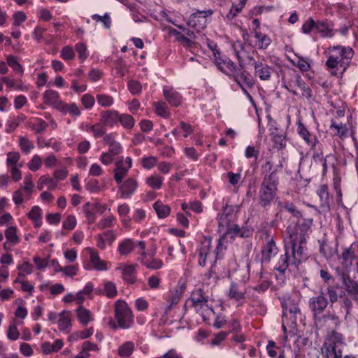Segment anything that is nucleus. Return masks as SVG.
Listing matches in <instances>:
<instances>
[{
    "mask_svg": "<svg viewBox=\"0 0 358 358\" xmlns=\"http://www.w3.org/2000/svg\"><path fill=\"white\" fill-rule=\"evenodd\" d=\"M311 222L289 224L286 229L284 240L285 252L281 255L275 268L284 273L288 268H297L299 264L308 258L307 238Z\"/></svg>",
    "mask_w": 358,
    "mask_h": 358,
    "instance_id": "obj_1",
    "label": "nucleus"
},
{
    "mask_svg": "<svg viewBox=\"0 0 358 358\" xmlns=\"http://www.w3.org/2000/svg\"><path fill=\"white\" fill-rule=\"evenodd\" d=\"M325 65L331 75L341 77L349 67L354 50L349 46L334 45L328 48Z\"/></svg>",
    "mask_w": 358,
    "mask_h": 358,
    "instance_id": "obj_2",
    "label": "nucleus"
},
{
    "mask_svg": "<svg viewBox=\"0 0 358 358\" xmlns=\"http://www.w3.org/2000/svg\"><path fill=\"white\" fill-rule=\"evenodd\" d=\"M239 210L237 205H228L227 203L222 208L221 213L217 215L219 231H224L225 236H231V238L236 236H243L240 234L238 225L234 224L236 218V214Z\"/></svg>",
    "mask_w": 358,
    "mask_h": 358,
    "instance_id": "obj_3",
    "label": "nucleus"
},
{
    "mask_svg": "<svg viewBox=\"0 0 358 358\" xmlns=\"http://www.w3.org/2000/svg\"><path fill=\"white\" fill-rule=\"evenodd\" d=\"M346 347L345 336L338 331H331L324 338L322 348L324 358H343V352Z\"/></svg>",
    "mask_w": 358,
    "mask_h": 358,
    "instance_id": "obj_4",
    "label": "nucleus"
},
{
    "mask_svg": "<svg viewBox=\"0 0 358 358\" xmlns=\"http://www.w3.org/2000/svg\"><path fill=\"white\" fill-rule=\"evenodd\" d=\"M278 178L277 170H273L271 174L263 178L259 192V203L261 206L266 208L271 205L277 194Z\"/></svg>",
    "mask_w": 358,
    "mask_h": 358,
    "instance_id": "obj_5",
    "label": "nucleus"
},
{
    "mask_svg": "<svg viewBox=\"0 0 358 358\" xmlns=\"http://www.w3.org/2000/svg\"><path fill=\"white\" fill-rule=\"evenodd\" d=\"M115 318L118 324L115 325L113 321L110 322V325L114 329L117 327L127 329L130 328L134 324V315L131 309L127 303L122 299H118L114 304Z\"/></svg>",
    "mask_w": 358,
    "mask_h": 358,
    "instance_id": "obj_6",
    "label": "nucleus"
},
{
    "mask_svg": "<svg viewBox=\"0 0 358 358\" xmlns=\"http://www.w3.org/2000/svg\"><path fill=\"white\" fill-rule=\"evenodd\" d=\"M282 87L295 96L299 95V92L296 91V87H298L301 90L303 97L308 99L312 97L311 89L306 85L301 76L297 73H291L288 80L282 79Z\"/></svg>",
    "mask_w": 358,
    "mask_h": 358,
    "instance_id": "obj_7",
    "label": "nucleus"
},
{
    "mask_svg": "<svg viewBox=\"0 0 358 358\" xmlns=\"http://www.w3.org/2000/svg\"><path fill=\"white\" fill-rule=\"evenodd\" d=\"M213 13L214 11L212 9L196 10L189 17L187 21L188 27L192 28L198 33L200 32L210 22V17L213 15Z\"/></svg>",
    "mask_w": 358,
    "mask_h": 358,
    "instance_id": "obj_8",
    "label": "nucleus"
},
{
    "mask_svg": "<svg viewBox=\"0 0 358 358\" xmlns=\"http://www.w3.org/2000/svg\"><path fill=\"white\" fill-rule=\"evenodd\" d=\"M313 319L316 329L327 330L328 331L327 334H330L331 331H336L335 329L341 325V320L334 313L328 312Z\"/></svg>",
    "mask_w": 358,
    "mask_h": 358,
    "instance_id": "obj_9",
    "label": "nucleus"
},
{
    "mask_svg": "<svg viewBox=\"0 0 358 358\" xmlns=\"http://www.w3.org/2000/svg\"><path fill=\"white\" fill-rule=\"evenodd\" d=\"M228 77L236 82L241 90L252 88L255 83L252 75L244 69V66L241 68L236 66Z\"/></svg>",
    "mask_w": 358,
    "mask_h": 358,
    "instance_id": "obj_10",
    "label": "nucleus"
},
{
    "mask_svg": "<svg viewBox=\"0 0 358 358\" xmlns=\"http://www.w3.org/2000/svg\"><path fill=\"white\" fill-rule=\"evenodd\" d=\"M300 296L297 294L290 296L285 295L281 299V306L283 309V316L289 312L293 315L294 322L296 320V315L301 314V310L299 307Z\"/></svg>",
    "mask_w": 358,
    "mask_h": 358,
    "instance_id": "obj_11",
    "label": "nucleus"
},
{
    "mask_svg": "<svg viewBox=\"0 0 358 358\" xmlns=\"http://www.w3.org/2000/svg\"><path fill=\"white\" fill-rule=\"evenodd\" d=\"M328 304V299L322 291L318 295L310 297L308 300V307L312 313L313 318L323 314Z\"/></svg>",
    "mask_w": 358,
    "mask_h": 358,
    "instance_id": "obj_12",
    "label": "nucleus"
},
{
    "mask_svg": "<svg viewBox=\"0 0 358 358\" xmlns=\"http://www.w3.org/2000/svg\"><path fill=\"white\" fill-rule=\"evenodd\" d=\"M190 300L192 303V306L196 311L201 315L203 314V310L208 308V296L205 294L203 290L201 288L193 290Z\"/></svg>",
    "mask_w": 358,
    "mask_h": 358,
    "instance_id": "obj_13",
    "label": "nucleus"
},
{
    "mask_svg": "<svg viewBox=\"0 0 358 358\" xmlns=\"http://www.w3.org/2000/svg\"><path fill=\"white\" fill-rule=\"evenodd\" d=\"M115 166L114 179L117 184H120L129 169L132 166V159L130 157H127L125 159H124L123 157H120L116 162Z\"/></svg>",
    "mask_w": 358,
    "mask_h": 358,
    "instance_id": "obj_14",
    "label": "nucleus"
},
{
    "mask_svg": "<svg viewBox=\"0 0 358 358\" xmlns=\"http://www.w3.org/2000/svg\"><path fill=\"white\" fill-rule=\"evenodd\" d=\"M118 190L122 199L130 198L138 188V184L136 179L129 178L118 184Z\"/></svg>",
    "mask_w": 358,
    "mask_h": 358,
    "instance_id": "obj_15",
    "label": "nucleus"
},
{
    "mask_svg": "<svg viewBox=\"0 0 358 358\" xmlns=\"http://www.w3.org/2000/svg\"><path fill=\"white\" fill-rule=\"evenodd\" d=\"M136 265L120 264L116 268L122 274L123 280L130 285L136 282Z\"/></svg>",
    "mask_w": 358,
    "mask_h": 358,
    "instance_id": "obj_16",
    "label": "nucleus"
},
{
    "mask_svg": "<svg viewBox=\"0 0 358 358\" xmlns=\"http://www.w3.org/2000/svg\"><path fill=\"white\" fill-rule=\"evenodd\" d=\"M86 250L90 254V264L88 266H85L87 270L94 269L96 271H106L108 270L106 262L101 260L99 257L98 252L92 248H87Z\"/></svg>",
    "mask_w": 358,
    "mask_h": 358,
    "instance_id": "obj_17",
    "label": "nucleus"
},
{
    "mask_svg": "<svg viewBox=\"0 0 358 358\" xmlns=\"http://www.w3.org/2000/svg\"><path fill=\"white\" fill-rule=\"evenodd\" d=\"M297 133L303 138L305 143L313 148L316 146L317 143H319L317 138L312 134L302 123L301 120H298L296 122Z\"/></svg>",
    "mask_w": 358,
    "mask_h": 358,
    "instance_id": "obj_18",
    "label": "nucleus"
},
{
    "mask_svg": "<svg viewBox=\"0 0 358 358\" xmlns=\"http://www.w3.org/2000/svg\"><path fill=\"white\" fill-rule=\"evenodd\" d=\"M117 238V234L113 230H107L95 236L96 246L101 250H105L106 245H111Z\"/></svg>",
    "mask_w": 358,
    "mask_h": 358,
    "instance_id": "obj_19",
    "label": "nucleus"
},
{
    "mask_svg": "<svg viewBox=\"0 0 358 358\" xmlns=\"http://www.w3.org/2000/svg\"><path fill=\"white\" fill-rule=\"evenodd\" d=\"M215 64L220 71L223 73L229 76L231 72L235 69L236 65L229 58L227 57H222L221 53L218 56L215 57Z\"/></svg>",
    "mask_w": 358,
    "mask_h": 358,
    "instance_id": "obj_20",
    "label": "nucleus"
},
{
    "mask_svg": "<svg viewBox=\"0 0 358 358\" xmlns=\"http://www.w3.org/2000/svg\"><path fill=\"white\" fill-rule=\"evenodd\" d=\"M342 281L348 294L358 305V282L350 278L348 274H342Z\"/></svg>",
    "mask_w": 358,
    "mask_h": 358,
    "instance_id": "obj_21",
    "label": "nucleus"
},
{
    "mask_svg": "<svg viewBox=\"0 0 358 358\" xmlns=\"http://www.w3.org/2000/svg\"><path fill=\"white\" fill-rule=\"evenodd\" d=\"M94 293L99 296L105 295L108 299H113L117 295L118 292L113 282L104 280L103 287L95 288Z\"/></svg>",
    "mask_w": 358,
    "mask_h": 358,
    "instance_id": "obj_22",
    "label": "nucleus"
},
{
    "mask_svg": "<svg viewBox=\"0 0 358 358\" xmlns=\"http://www.w3.org/2000/svg\"><path fill=\"white\" fill-rule=\"evenodd\" d=\"M120 113L115 110H106L101 112L100 120L106 127H113L118 124Z\"/></svg>",
    "mask_w": 358,
    "mask_h": 358,
    "instance_id": "obj_23",
    "label": "nucleus"
},
{
    "mask_svg": "<svg viewBox=\"0 0 358 358\" xmlns=\"http://www.w3.org/2000/svg\"><path fill=\"white\" fill-rule=\"evenodd\" d=\"M278 252V248L273 238H271L262 249V262L268 263Z\"/></svg>",
    "mask_w": 358,
    "mask_h": 358,
    "instance_id": "obj_24",
    "label": "nucleus"
},
{
    "mask_svg": "<svg viewBox=\"0 0 358 358\" xmlns=\"http://www.w3.org/2000/svg\"><path fill=\"white\" fill-rule=\"evenodd\" d=\"M358 250V242H353L350 247L345 248L341 254V259L345 267L352 265V261L356 257V252Z\"/></svg>",
    "mask_w": 358,
    "mask_h": 358,
    "instance_id": "obj_25",
    "label": "nucleus"
},
{
    "mask_svg": "<svg viewBox=\"0 0 358 358\" xmlns=\"http://www.w3.org/2000/svg\"><path fill=\"white\" fill-rule=\"evenodd\" d=\"M246 289L243 288L241 285L232 282L230 285L228 296L230 299H234L238 303V306L243 303L245 300V294Z\"/></svg>",
    "mask_w": 358,
    "mask_h": 358,
    "instance_id": "obj_26",
    "label": "nucleus"
},
{
    "mask_svg": "<svg viewBox=\"0 0 358 358\" xmlns=\"http://www.w3.org/2000/svg\"><path fill=\"white\" fill-rule=\"evenodd\" d=\"M163 94L165 99L171 106L178 107L182 101V96L180 94L169 86H165L163 88Z\"/></svg>",
    "mask_w": 358,
    "mask_h": 358,
    "instance_id": "obj_27",
    "label": "nucleus"
},
{
    "mask_svg": "<svg viewBox=\"0 0 358 358\" xmlns=\"http://www.w3.org/2000/svg\"><path fill=\"white\" fill-rule=\"evenodd\" d=\"M212 240L210 238L205 237L201 241L199 251V264L201 266H205L206 264V259L210 255V246Z\"/></svg>",
    "mask_w": 358,
    "mask_h": 358,
    "instance_id": "obj_28",
    "label": "nucleus"
},
{
    "mask_svg": "<svg viewBox=\"0 0 358 358\" xmlns=\"http://www.w3.org/2000/svg\"><path fill=\"white\" fill-rule=\"evenodd\" d=\"M43 101L55 109H58L62 102L60 94L58 92L53 90H48L44 92L43 95Z\"/></svg>",
    "mask_w": 358,
    "mask_h": 358,
    "instance_id": "obj_29",
    "label": "nucleus"
},
{
    "mask_svg": "<svg viewBox=\"0 0 358 358\" xmlns=\"http://www.w3.org/2000/svg\"><path fill=\"white\" fill-rule=\"evenodd\" d=\"M231 48L239 62V66H244V63H245V57H248L249 53L245 50L244 43L240 41H236L232 43Z\"/></svg>",
    "mask_w": 358,
    "mask_h": 358,
    "instance_id": "obj_30",
    "label": "nucleus"
},
{
    "mask_svg": "<svg viewBox=\"0 0 358 358\" xmlns=\"http://www.w3.org/2000/svg\"><path fill=\"white\" fill-rule=\"evenodd\" d=\"M253 36L256 40L254 46L260 50H266L272 41L268 35L260 31L255 30L253 31Z\"/></svg>",
    "mask_w": 358,
    "mask_h": 358,
    "instance_id": "obj_31",
    "label": "nucleus"
},
{
    "mask_svg": "<svg viewBox=\"0 0 358 358\" xmlns=\"http://www.w3.org/2000/svg\"><path fill=\"white\" fill-rule=\"evenodd\" d=\"M255 74L261 80H268L271 76V67L261 62H254Z\"/></svg>",
    "mask_w": 358,
    "mask_h": 358,
    "instance_id": "obj_32",
    "label": "nucleus"
},
{
    "mask_svg": "<svg viewBox=\"0 0 358 358\" xmlns=\"http://www.w3.org/2000/svg\"><path fill=\"white\" fill-rule=\"evenodd\" d=\"M315 30L324 38H331L334 35L332 25L328 21L318 20L315 22Z\"/></svg>",
    "mask_w": 358,
    "mask_h": 358,
    "instance_id": "obj_33",
    "label": "nucleus"
},
{
    "mask_svg": "<svg viewBox=\"0 0 358 358\" xmlns=\"http://www.w3.org/2000/svg\"><path fill=\"white\" fill-rule=\"evenodd\" d=\"M57 110L61 112L64 115L69 114L73 117H78L81 114L80 109L76 103H66L64 101H62Z\"/></svg>",
    "mask_w": 358,
    "mask_h": 358,
    "instance_id": "obj_34",
    "label": "nucleus"
},
{
    "mask_svg": "<svg viewBox=\"0 0 358 358\" xmlns=\"http://www.w3.org/2000/svg\"><path fill=\"white\" fill-rule=\"evenodd\" d=\"M330 130L334 134L341 138H345L348 134V128L346 124L338 122L336 120L332 119L329 126Z\"/></svg>",
    "mask_w": 358,
    "mask_h": 358,
    "instance_id": "obj_35",
    "label": "nucleus"
},
{
    "mask_svg": "<svg viewBox=\"0 0 358 358\" xmlns=\"http://www.w3.org/2000/svg\"><path fill=\"white\" fill-rule=\"evenodd\" d=\"M58 327L62 331L69 333L71 327V320L69 312L63 310L59 315Z\"/></svg>",
    "mask_w": 358,
    "mask_h": 358,
    "instance_id": "obj_36",
    "label": "nucleus"
},
{
    "mask_svg": "<svg viewBox=\"0 0 358 358\" xmlns=\"http://www.w3.org/2000/svg\"><path fill=\"white\" fill-rule=\"evenodd\" d=\"M135 248V243L131 238H125L119 243L117 251L122 256H127Z\"/></svg>",
    "mask_w": 358,
    "mask_h": 358,
    "instance_id": "obj_37",
    "label": "nucleus"
},
{
    "mask_svg": "<svg viewBox=\"0 0 358 358\" xmlns=\"http://www.w3.org/2000/svg\"><path fill=\"white\" fill-rule=\"evenodd\" d=\"M6 242L3 244V248H6L7 245H15L20 243V238L17 235V227H9L5 231Z\"/></svg>",
    "mask_w": 358,
    "mask_h": 358,
    "instance_id": "obj_38",
    "label": "nucleus"
},
{
    "mask_svg": "<svg viewBox=\"0 0 358 358\" xmlns=\"http://www.w3.org/2000/svg\"><path fill=\"white\" fill-rule=\"evenodd\" d=\"M192 131L193 128L189 124L181 121L179 125L171 131V134L175 137L178 138L180 136L181 133H182V136L187 138Z\"/></svg>",
    "mask_w": 358,
    "mask_h": 358,
    "instance_id": "obj_39",
    "label": "nucleus"
},
{
    "mask_svg": "<svg viewBox=\"0 0 358 358\" xmlns=\"http://www.w3.org/2000/svg\"><path fill=\"white\" fill-rule=\"evenodd\" d=\"M76 314L78 321L83 325H87L91 321L93 320L92 314L90 310L84 308L83 306H79L76 309Z\"/></svg>",
    "mask_w": 358,
    "mask_h": 358,
    "instance_id": "obj_40",
    "label": "nucleus"
},
{
    "mask_svg": "<svg viewBox=\"0 0 358 358\" xmlns=\"http://www.w3.org/2000/svg\"><path fill=\"white\" fill-rule=\"evenodd\" d=\"M153 208L155 209L157 216L160 219L167 217L171 213V208L168 205H165L160 200H157L153 204Z\"/></svg>",
    "mask_w": 358,
    "mask_h": 358,
    "instance_id": "obj_41",
    "label": "nucleus"
},
{
    "mask_svg": "<svg viewBox=\"0 0 358 358\" xmlns=\"http://www.w3.org/2000/svg\"><path fill=\"white\" fill-rule=\"evenodd\" d=\"M164 182V178L157 173H153L146 178L145 183L153 189H160Z\"/></svg>",
    "mask_w": 358,
    "mask_h": 358,
    "instance_id": "obj_42",
    "label": "nucleus"
},
{
    "mask_svg": "<svg viewBox=\"0 0 358 358\" xmlns=\"http://www.w3.org/2000/svg\"><path fill=\"white\" fill-rule=\"evenodd\" d=\"M245 5V0H240L238 3H233L229 11L226 15V19L232 21L235 17L241 13Z\"/></svg>",
    "mask_w": 358,
    "mask_h": 358,
    "instance_id": "obj_43",
    "label": "nucleus"
},
{
    "mask_svg": "<svg viewBox=\"0 0 358 358\" xmlns=\"http://www.w3.org/2000/svg\"><path fill=\"white\" fill-rule=\"evenodd\" d=\"M41 208L38 206H34L28 213V217L34 222L35 227H41Z\"/></svg>",
    "mask_w": 358,
    "mask_h": 358,
    "instance_id": "obj_44",
    "label": "nucleus"
},
{
    "mask_svg": "<svg viewBox=\"0 0 358 358\" xmlns=\"http://www.w3.org/2000/svg\"><path fill=\"white\" fill-rule=\"evenodd\" d=\"M317 194L320 197L321 201V206H329L330 196L328 189V186L327 185H322L317 190Z\"/></svg>",
    "mask_w": 358,
    "mask_h": 358,
    "instance_id": "obj_45",
    "label": "nucleus"
},
{
    "mask_svg": "<svg viewBox=\"0 0 358 358\" xmlns=\"http://www.w3.org/2000/svg\"><path fill=\"white\" fill-rule=\"evenodd\" d=\"M134 348L135 345L134 342H125L118 348V355L121 357H129L134 352Z\"/></svg>",
    "mask_w": 358,
    "mask_h": 358,
    "instance_id": "obj_46",
    "label": "nucleus"
},
{
    "mask_svg": "<svg viewBox=\"0 0 358 358\" xmlns=\"http://www.w3.org/2000/svg\"><path fill=\"white\" fill-rule=\"evenodd\" d=\"M118 123H120L124 129H131L135 124V120L131 115L120 113Z\"/></svg>",
    "mask_w": 358,
    "mask_h": 358,
    "instance_id": "obj_47",
    "label": "nucleus"
},
{
    "mask_svg": "<svg viewBox=\"0 0 358 358\" xmlns=\"http://www.w3.org/2000/svg\"><path fill=\"white\" fill-rule=\"evenodd\" d=\"M155 113L157 115L163 118H169L170 117L169 109L166 103L164 101H157L154 103Z\"/></svg>",
    "mask_w": 358,
    "mask_h": 358,
    "instance_id": "obj_48",
    "label": "nucleus"
},
{
    "mask_svg": "<svg viewBox=\"0 0 358 358\" xmlns=\"http://www.w3.org/2000/svg\"><path fill=\"white\" fill-rule=\"evenodd\" d=\"M22 322H20L17 320H14L8 327L7 337L10 341H16L20 337V332L17 329V325L22 324Z\"/></svg>",
    "mask_w": 358,
    "mask_h": 358,
    "instance_id": "obj_49",
    "label": "nucleus"
},
{
    "mask_svg": "<svg viewBox=\"0 0 358 358\" xmlns=\"http://www.w3.org/2000/svg\"><path fill=\"white\" fill-rule=\"evenodd\" d=\"M227 236H225V234H223L218 239L217 244L215 250V260L221 259L227 250V246L224 243L227 238Z\"/></svg>",
    "mask_w": 358,
    "mask_h": 358,
    "instance_id": "obj_50",
    "label": "nucleus"
},
{
    "mask_svg": "<svg viewBox=\"0 0 358 358\" xmlns=\"http://www.w3.org/2000/svg\"><path fill=\"white\" fill-rule=\"evenodd\" d=\"M96 101L99 106L104 108H108L113 105V98L106 94H96Z\"/></svg>",
    "mask_w": 358,
    "mask_h": 358,
    "instance_id": "obj_51",
    "label": "nucleus"
},
{
    "mask_svg": "<svg viewBox=\"0 0 358 358\" xmlns=\"http://www.w3.org/2000/svg\"><path fill=\"white\" fill-rule=\"evenodd\" d=\"M6 62L8 65L13 69V70L17 73L20 74L21 76L24 73V69L21 64L17 60L16 57L13 55H8L6 58Z\"/></svg>",
    "mask_w": 358,
    "mask_h": 358,
    "instance_id": "obj_52",
    "label": "nucleus"
},
{
    "mask_svg": "<svg viewBox=\"0 0 358 358\" xmlns=\"http://www.w3.org/2000/svg\"><path fill=\"white\" fill-rule=\"evenodd\" d=\"M19 147L22 152L28 154L34 149V143L26 136H19Z\"/></svg>",
    "mask_w": 358,
    "mask_h": 358,
    "instance_id": "obj_53",
    "label": "nucleus"
},
{
    "mask_svg": "<svg viewBox=\"0 0 358 358\" xmlns=\"http://www.w3.org/2000/svg\"><path fill=\"white\" fill-rule=\"evenodd\" d=\"M94 211V208L92 207V203L87 202L83 206V212L89 224L94 223L96 220Z\"/></svg>",
    "mask_w": 358,
    "mask_h": 358,
    "instance_id": "obj_54",
    "label": "nucleus"
},
{
    "mask_svg": "<svg viewBox=\"0 0 358 358\" xmlns=\"http://www.w3.org/2000/svg\"><path fill=\"white\" fill-rule=\"evenodd\" d=\"M20 155L18 152H9L7 153L6 165L8 167L17 166L19 163Z\"/></svg>",
    "mask_w": 358,
    "mask_h": 358,
    "instance_id": "obj_55",
    "label": "nucleus"
},
{
    "mask_svg": "<svg viewBox=\"0 0 358 358\" xmlns=\"http://www.w3.org/2000/svg\"><path fill=\"white\" fill-rule=\"evenodd\" d=\"M116 218L113 215L106 217L99 221L96 224V227L99 229L103 230L113 227Z\"/></svg>",
    "mask_w": 358,
    "mask_h": 358,
    "instance_id": "obj_56",
    "label": "nucleus"
},
{
    "mask_svg": "<svg viewBox=\"0 0 358 358\" xmlns=\"http://www.w3.org/2000/svg\"><path fill=\"white\" fill-rule=\"evenodd\" d=\"M158 159L155 156H144L141 158V166L146 170L153 169L157 164Z\"/></svg>",
    "mask_w": 358,
    "mask_h": 358,
    "instance_id": "obj_57",
    "label": "nucleus"
},
{
    "mask_svg": "<svg viewBox=\"0 0 358 358\" xmlns=\"http://www.w3.org/2000/svg\"><path fill=\"white\" fill-rule=\"evenodd\" d=\"M271 135L272 136L273 142L276 148L282 149L285 146V136L283 134L271 131Z\"/></svg>",
    "mask_w": 358,
    "mask_h": 358,
    "instance_id": "obj_58",
    "label": "nucleus"
},
{
    "mask_svg": "<svg viewBox=\"0 0 358 358\" xmlns=\"http://www.w3.org/2000/svg\"><path fill=\"white\" fill-rule=\"evenodd\" d=\"M270 285H271V282L267 279L264 278L262 276V273H260L259 283L256 286L249 287L248 289H253V290L258 292L259 293H261V292H264L266 290H267L269 288Z\"/></svg>",
    "mask_w": 358,
    "mask_h": 358,
    "instance_id": "obj_59",
    "label": "nucleus"
},
{
    "mask_svg": "<svg viewBox=\"0 0 358 358\" xmlns=\"http://www.w3.org/2000/svg\"><path fill=\"white\" fill-rule=\"evenodd\" d=\"M106 126L101 122L92 125V133L95 138L103 137L106 133Z\"/></svg>",
    "mask_w": 358,
    "mask_h": 358,
    "instance_id": "obj_60",
    "label": "nucleus"
},
{
    "mask_svg": "<svg viewBox=\"0 0 358 358\" xmlns=\"http://www.w3.org/2000/svg\"><path fill=\"white\" fill-rule=\"evenodd\" d=\"M23 183H24L23 189L25 192V198H26V199H29L31 194L32 189L34 187V184L32 182V177L30 174H28L24 177Z\"/></svg>",
    "mask_w": 358,
    "mask_h": 358,
    "instance_id": "obj_61",
    "label": "nucleus"
},
{
    "mask_svg": "<svg viewBox=\"0 0 358 358\" xmlns=\"http://www.w3.org/2000/svg\"><path fill=\"white\" fill-rule=\"evenodd\" d=\"M75 50L78 53V57L82 62H83L88 57L89 54L87 51V46L85 43H76L75 45Z\"/></svg>",
    "mask_w": 358,
    "mask_h": 358,
    "instance_id": "obj_62",
    "label": "nucleus"
},
{
    "mask_svg": "<svg viewBox=\"0 0 358 358\" xmlns=\"http://www.w3.org/2000/svg\"><path fill=\"white\" fill-rule=\"evenodd\" d=\"M27 15L23 11H17L13 15L12 26L20 27L24 22L27 20Z\"/></svg>",
    "mask_w": 358,
    "mask_h": 358,
    "instance_id": "obj_63",
    "label": "nucleus"
},
{
    "mask_svg": "<svg viewBox=\"0 0 358 358\" xmlns=\"http://www.w3.org/2000/svg\"><path fill=\"white\" fill-rule=\"evenodd\" d=\"M81 103L87 110L92 109L95 103V99L90 94H85L81 97Z\"/></svg>",
    "mask_w": 358,
    "mask_h": 358,
    "instance_id": "obj_64",
    "label": "nucleus"
}]
</instances>
